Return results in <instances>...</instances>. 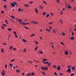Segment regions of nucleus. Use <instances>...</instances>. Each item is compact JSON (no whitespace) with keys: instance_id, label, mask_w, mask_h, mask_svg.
Here are the masks:
<instances>
[{"instance_id":"nucleus-46","label":"nucleus","mask_w":76,"mask_h":76,"mask_svg":"<svg viewBox=\"0 0 76 76\" xmlns=\"http://www.w3.org/2000/svg\"><path fill=\"white\" fill-rule=\"evenodd\" d=\"M56 1L58 3H60V1H59V0H56Z\"/></svg>"},{"instance_id":"nucleus-44","label":"nucleus","mask_w":76,"mask_h":76,"mask_svg":"<svg viewBox=\"0 0 76 76\" xmlns=\"http://www.w3.org/2000/svg\"><path fill=\"white\" fill-rule=\"evenodd\" d=\"M61 15H63V11H61Z\"/></svg>"},{"instance_id":"nucleus-2","label":"nucleus","mask_w":76,"mask_h":76,"mask_svg":"<svg viewBox=\"0 0 76 76\" xmlns=\"http://www.w3.org/2000/svg\"><path fill=\"white\" fill-rule=\"evenodd\" d=\"M11 6V7H14L15 6V4L14 3H11L10 4Z\"/></svg>"},{"instance_id":"nucleus-34","label":"nucleus","mask_w":76,"mask_h":76,"mask_svg":"<svg viewBox=\"0 0 76 76\" xmlns=\"http://www.w3.org/2000/svg\"><path fill=\"white\" fill-rule=\"evenodd\" d=\"M16 72L17 73H19V72H20V71H19V70H16Z\"/></svg>"},{"instance_id":"nucleus-18","label":"nucleus","mask_w":76,"mask_h":76,"mask_svg":"<svg viewBox=\"0 0 76 76\" xmlns=\"http://www.w3.org/2000/svg\"><path fill=\"white\" fill-rule=\"evenodd\" d=\"M46 30L47 31H48V32H51V30H50V29H48L46 28Z\"/></svg>"},{"instance_id":"nucleus-47","label":"nucleus","mask_w":76,"mask_h":76,"mask_svg":"<svg viewBox=\"0 0 76 76\" xmlns=\"http://www.w3.org/2000/svg\"><path fill=\"white\" fill-rule=\"evenodd\" d=\"M28 62H29V63H32L33 62L32 61H28Z\"/></svg>"},{"instance_id":"nucleus-1","label":"nucleus","mask_w":76,"mask_h":76,"mask_svg":"<svg viewBox=\"0 0 76 76\" xmlns=\"http://www.w3.org/2000/svg\"><path fill=\"white\" fill-rule=\"evenodd\" d=\"M41 68L42 70H47L48 69V67H42Z\"/></svg>"},{"instance_id":"nucleus-59","label":"nucleus","mask_w":76,"mask_h":76,"mask_svg":"<svg viewBox=\"0 0 76 76\" xmlns=\"http://www.w3.org/2000/svg\"><path fill=\"white\" fill-rule=\"evenodd\" d=\"M26 49H25L23 50V52H26Z\"/></svg>"},{"instance_id":"nucleus-31","label":"nucleus","mask_w":76,"mask_h":76,"mask_svg":"<svg viewBox=\"0 0 76 76\" xmlns=\"http://www.w3.org/2000/svg\"><path fill=\"white\" fill-rule=\"evenodd\" d=\"M35 42L36 44H37V45H38V42L37 41H35Z\"/></svg>"},{"instance_id":"nucleus-56","label":"nucleus","mask_w":76,"mask_h":76,"mask_svg":"<svg viewBox=\"0 0 76 76\" xmlns=\"http://www.w3.org/2000/svg\"><path fill=\"white\" fill-rule=\"evenodd\" d=\"M3 26H7V25H6L5 24H3Z\"/></svg>"},{"instance_id":"nucleus-3","label":"nucleus","mask_w":76,"mask_h":76,"mask_svg":"<svg viewBox=\"0 0 76 76\" xmlns=\"http://www.w3.org/2000/svg\"><path fill=\"white\" fill-rule=\"evenodd\" d=\"M67 72L70 73L71 72V69L70 68H69L67 70Z\"/></svg>"},{"instance_id":"nucleus-60","label":"nucleus","mask_w":76,"mask_h":76,"mask_svg":"<svg viewBox=\"0 0 76 76\" xmlns=\"http://www.w3.org/2000/svg\"><path fill=\"white\" fill-rule=\"evenodd\" d=\"M62 35H65V33H63V32H62Z\"/></svg>"},{"instance_id":"nucleus-16","label":"nucleus","mask_w":76,"mask_h":76,"mask_svg":"<svg viewBox=\"0 0 76 76\" xmlns=\"http://www.w3.org/2000/svg\"><path fill=\"white\" fill-rule=\"evenodd\" d=\"M71 69L72 70H74V69H76V67H75V66H73L72 67Z\"/></svg>"},{"instance_id":"nucleus-53","label":"nucleus","mask_w":76,"mask_h":76,"mask_svg":"<svg viewBox=\"0 0 76 76\" xmlns=\"http://www.w3.org/2000/svg\"><path fill=\"white\" fill-rule=\"evenodd\" d=\"M74 75H75V74L73 73H72L71 74V76H73Z\"/></svg>"},{"instance_id":"nucleus-37","label":"nucleus","mask_w":76,"mask_h":76,"mask_svg":"<svg viewBox=\"0 0 76 76\" xmlns=\"http://www.w3.org/2000/svg\"><path fill=\"white\" fill-rule=\"evenodd\" d=\"M39 7L41 9H43V7H42V6H39Z\"/></svg>"},{"instance_id":"nucleus-10","label":"nucleus","mask_w":76,"mask_h":76,"mask_svg":"<svg viewBox=\"0 0 76 76\" xmlns=\"http://www.w3.org/2000/svg\"><path fill=\"white\" fill-rule=\"evenodd\" d=\"M31 23H34V24H38V22L33 21L31 22Z\"/></svg>"},{"instance_id":"nucleus-39","label":"nucleus","mask_w":76,"mask_h":76,"mask_svg":"<svg viewBox=\"0 0 76 76\" xmlns=\"http://www.w3.org/2000/svg\"><path fill=\"white\" fill-rule=\"evenodd\" d=\"M35 35V34H33L31 35L30 37H33V36H34Z\"/></svg>"},{"instance_id":"nucleus-5","label":"nucleus","mask_w":76,"mask_h":76,"mask_svg":"<svg viewBox=\"0 0 76 76\" xmlns=\"http://www.w3.org/2000/svg\"><path fill=\"white\" fill-rule=\"evenodd\" d=\"M16 20L18 21V22H20V23L21 24V22H22V19H19L18 18H16Z\"/></svg>"},{"instance_id":"nucleus-15","label":"nucleus","mask_w":76,"mask_h":76,"mask_svg":"<svg viewBox=\"0 0 76 76\" xmlns=\"http://www.w3.org/2000/svg\"><path fill=\"white\" fill-rule=\"evenodd\" d=\"M69 38L70 39H71V40H73V39H74L73 36H72L71 37H69Z\"/></svg>"},{"instance_id":"nucleus-50","label":"nucleus","mask_w":76,"mask_h":76,"mask_svg":"<svg viewBox=\"0 0 76 76\" xmlns=\"http://www.w3.org/2000/svg\"><path fill=\"white\" fill-rule=\"evenodd\" d=\"M1 13L2 14H4V11H1Z\"/></svg>"},{"instance_id":"nucleus-49","label":"nucleus","mask_w":76,"mask_h":76,"mask_svg":"<svg viewBox=\"0 0 76 76\" xmlns=\"http://www.w3.org/2000/svg\"><path fill=\"white\" fill-rule=\"evenodd\" d=\"M30 24V23H25V25H28V24Z\"/></svg>"},{"instance_id":"nucleus-40","label":"nucleus","mask_w":76,"mask_h":76,"mask_svg":"<svg viewBox=\"0 0 76 76\" xmlns=\"http://www.w3.org/2000/svg\"><path fill=\"white\" fill-rule=\"evenodd\" d=\"M68 68H71L72 67V66L70 65H68L67 66Z\"/></svg>"},{"instance_id":"nucleus-51","label":"nucleus","mask_w":76,"mask_h":76,"mask_svg":"<svg viewBox=\"0 0 76 76\" xmlns=\"http://www.w3.org/2000/svg\"><path fill=\"white\" fill-rule=\"evenodd\" d=\"M54 74L56 76H57V73L55 72H54Z\"/></svg>"},{"instance_id":"nucleus-27","label":"nucleus","mask_w":76,"mask_h":76,"mask_svg":"<svg viewBox=\"0 0 76 76\" xmlns=\"http://www.w3.org/2000/svg\"><path fill=\"white\" fill-rule=\"evenodd\" d=\"M24 28H26V29H29V27H26V26H24Z\"/></svg>"},{"instance_id":"nucleus-61","label":"nucleus","mask_w":76,"mask_h":76,"mask_svg":"<svg viewBox=\"0 0 76 76\" xmlns=\"http://www.w3.org/2000/svg\"><path fill=\"white\" fill-rule=\"evenodd\" d=\"M15 35V37H16V38H18V36L17 35Z\"/></svg>"},{"instance_id":"nucleus-17","label":"nucleus","mask_w":76,"mask_h":76,"mask_svg":"<svg viewBox=\"0 0 76 76\" xmlns=\"http://www.w3.org/2000/svg\"><path fill=\"white\" fill-rule=\"evenodd\" d=\"M43 63H44V64H48V63H49V62H43Z\"/></svg>"},{"instance_id":"nucleus-14","label":"nucleus","mask_w":76,"mask_h":76,"mask_svg":"<svg viewBox=\"0 0 76 76\" xmlns=\"http://www.w3.org/2000/svg\"><path fill=\"white\" fill-rule=\"evenodd\" d=\"M26 76H32V74L31 73H28L26 75Z\"/></svg>"},{"instance_id":"nucleus-38","label":"nucleus","mask_w":76,"mask_h":76,"mask_svg":"<svg viewBox=\"0 0 76 76\" xmlns=\"http://www.w3.org/2000/svg\"><path fill=\"white\" fill-rule=\"evenodd\" d=\"M15 59H12L10 60V61L11 62H12V61H15Z\"/></svg>"},{"instance_id":"nucleus-4","label":"nucleus","mask_w":76,"mask_h":76,"mask_svg":"<svg viewBox=\"0 0 76 76\" xmlns=\"http://www.w3.org/2000/svg\"><path fill=\"white\" fill-rule=\"evenodd\" d=\"M35 11L37 14H38L39 12L38 10V9H37V8H35Z\"/></svg>"},{"instance_id":"nucleus-26","label":"nucleus","mask_w":76,"mask_h":76,"mask_svg":"<svg viewBox=\"0 0 76 76\" xmlns=\"http://www.w3.org/2000/svg\"><path fill=\"white\" fill-rule=\"evenodd\" d=\"M3 7L4 8V9H6V8L7 7V5L5 4L4 6Z\"/></svg>"},{"instance_id":"nucleus-57","label":"nucleus","mask_w":76,"mask_h":76,"mask_svg":"<svg viewBox=\"0 0 76 76\" xmlns=\"http://www.w3.org/2000/svg\"><path fill=\"white\" fill-rule=\"evenodd\" d=\"M7 64H6L5 65V68H6V69H7Z\"/></svg>"},{"instance_id":"nucleus-6","label":"nucleus","mask_w":76,"mask_h":76,"mask_svg":"<svg viewBox=\"0 0 76 76\" xmlns=\"http://www.w3.org/2000/svg\"><path fill=\"white\" fill-rule=\"evenodd\" d=\"M67 7L68 9H72V7H71V6L70 5V4H69L68 5V6Z\"/></svg>"},{"instance_id":"nucleus-25","label":"nucleus","mask_w":76,"mask_h":76,"mask_svg":"<svg viewBox=\"0 0 76 76\" xmlns=\"http://www.w3.org/2000/svg\"><path fill=\"white\" fill-rule=\"evenodd\" d=\"M1 75L2 76H5L6 75V74H4L2 72H1Z\"/></svg>"},{"instance_id":"nucleus-13","label":"nucleus","mask_w":76,"mask_h":76,"mask_svg":"<svg viewBox=\"0 0 76 76\" xmlns=\"http://www.w3.org/2000/svg\"><path fill=\"white\" fill-rule=\"evenodd\" d=\"M21 25H25V22H21Z\"/></svg>"},{"instance_id":"nucleus-11","label":"nucleus","mask_w":76,"mask_h":76,"mask_svg":"<svg viewBox=\"0 0 76 76\" xmlns=\"http://www.w3.org/2000/svg\"><path fill=\"white\" fill-rule=\"evenodd\" d=\"M39 52L40 54H43V52L42 50H39Z\"/></svg>"},{"instance_id":"nucleus-9","label":"nucleus","mask_w":76,"mask_h":76,"mask_svg":"<svg viewBox=\"0 0 76 76\" xmlns=\"http://www.w3.org/2000/svg\"><path fill=\"white\" fill-rule=\"evenodd\" d=\"M10 18H12V19H14V20H16V18H15L14 16H10Z\"/></svg>"},{"instance_id":"nucleus-64","label":"nucleus","mask_w":76,"mask_h":76,"mask_svg":"<svg viewBox=\"0 0 76 76\" xmlns=\"http://www.w3.org/2000/svg\"><path fill=\"white\" fill-rule=\"evenodd\" d=\"M49 16V14H48L46 16L47 18H48V16Z\"/></svg>"},{"instance_id":"nucleus-45","label":"nucleus","mask_w":76,"mask_h":76,"mask_svg":"<svg viewBox=\"0 0 76 76\" xmlns=\"http://www.w3.org/2000/svg\"><path fill=\"white\" fill-rule=\"evenodd\" d=\"M73 10H76V7H74V9H73Z\"/></svg>"},{"instance_id":"nucleus-19","label":"nucleus","mask_w":76,"mask_h":76,"mask_svg":"<svg viewBox=\"0 0 76 76\" xmlns=\"http://www.w3.org/2000/svg\"><path fill=\"white\" fill-rule=\"evenodd\" d=\"M59 74L61 75V76H63L64 74L63 73H62L61 72H60Z\"/></svg>"},{"instance_id":"nucleus-52","label":"nucleus","mask_w":76,"mask_h":76,"mask_svg":"<svg viewBox=\"0 0 76 76\" xmlns=\"http://www.w3.org/2000/svg\"><path fill=\"white\" fill-rule=\"evenodd\" d=\"M68 4V3H66V7H67L68 6H67Z\"/></svg>"},{"instance_id":"nucleus-36","label":"nucleus","mask_w":76,"mask_h":76,"mask_svg":"<svg viewBox=\"0 0 76 76\" xmlns=\"http://www.w3.org/2000/svg\"><path fill=\"white\" fill-rule=\"evenodd\" d=\"M23 41L24 42H26V40L24 39H23Z\"/></svg>"},{"instance_id":"nucleus-48","label":"nucleus","mask_w":76,"mask_h":76,"mask_svg":"<svg viewBox=\"0 0 76 76\" xmlns=\"http://www.w3.org/2000/svg\"><path fill=\"white\" fill-rule=\"evenodd\" d=\"M42 74L44 75H45V72H42Z\"/></svg>"},{"instance_id":"nucleus-58","label":"nucleus","mask_w":76,"mask_h":76,"mask_svg":"<svg viewBox=\"0 0 76 76\" xmlns=\"http://www.w3.org/2000/svg\"><path fill=\"white\" fill-rule=\"evenodd\" d=\"M13 3H15V5L16 6V5H17V3H16L15 2H13Z\"/></svg>"},{"instance_id":"nucleus-41","label":"nucleus","mask_w":76,"mask_h":76,"mask_svg":"<svg viewBox=\"0 0 76 76\" xmlns=\"http://www.w3.org/2000/svg\"><path fill=\"white\" fill-rule=\"evenodd\" d=\"M60 21L61 22V24H63V21H62V20L61 19L60 20Z\"/></svg>"},{"instance_id":"nucleus-28","label":"nucleus","mask_w":76,"mask_h":76,"mask_svg":"<svg viewBox=\"0 0 76 76\" xmlns=\"http://www.w3.org/2000/svg\"><path fill=\"white\" fill-rule=\"evenodd\" d=\"M53 67L54 68H55V69H57V66H56V65H54L53 66Z\"/></svg>"},{"instance_id":"nucleus-55","label":"nucleus","mask_w":76,"mask_h":76,"mask_svg":"<svg viewBox=\"0 0 76 76\" xmlns=\"http://www.w3.org/2000/svg\"><path fill=\"white\" fill-rule=\"evenodd\" d=\"M31 75H33V76H34V75H35V74H34V73L33 72H32Z\"/></svg>"},{"instance_id":"nucleus-62","label":"nucleus","mask_w":76,"mask_h":76,"mask_svg":"<svg viewBox=\"0 0 76 76\" xmlns=\"http://www.w3.org/2000/svg\"><path fill=\"white\" fill-rule=\"evenodd\" d=\"M3 73H6V72L4 71V70H3L2 71Z\"/></svg>"},{"instance_id":"nucleus-7","label":"nucleus","mask_w":76,"mask_h":76,"mask_svg":"<svg viewBox=\"0 0 76 76\" xmlns=\"http://www.w3.org/2000/svg\"><path fill=\"white\" fill-rule=\"evenodd\" d=\"M60 65H58V68H57L58 70H60Z\"/></svg>"},{"instance_id":"nucleus-63","label":"nucleus","mask_w":76,"mask_h":76,"mask_svg":"<svg viewBox=\"0 0 76 76\" xmlns=\"http://www.w3.org/2000/svg\"><path fill=\"white\" fill-rule=\"evenodd\" d=\"M43 61H46V60L45 59H43Z\"/></svg>"},{"instance_id":"nucleus-23","label":"nucleus","mask_w":76,"mask_h":76,"mask_svg":"<svg viewBox=\"0 0 76 76\" xmlns=\"http://www.w3.org/2000/svg\"><path fill=\"white\" fill-rule=\"evenodd\" d=\"M43 3H45V4H48V3H47V2L45 1H43Z\"/></svg>"},{"instance_id":"nucleus-21","label":"nucleus","mask_w":76,"mask_h":76,"mask_svg":"<svg viewBox=\"0 0 76 76\" xmlns=\"http://www.w3.org/2000/svg\"><path fill=\"white\" fill-rule=\"evenodd\" d=\"M1 52H2V53H4V50H3V48H1Z\"/></svg>"},{"instance_id":"nucleus-43","label":"nucleus","mask_w":76,"mask_h":76,"mask_svg":"<svg viewBox=\"0 0 76 76\" xmlns=\"http://www.w3.org/2000/svg\"><path fill=\"white\" fill-rule=\"evenodd\" d=\"M53 33H55V34L56 33V31H55V30L53 29Z\"/></svg>"},{"instance_id":"nucleus-33","label":"nucleus","mask_w":76,"mask_h":76,"mask_svg":"<svg viewBox=\"0 0 76 76\" xmlns=\"http://www.w3.org/2000/svg\"><path fill=\"white\" fill-rule=\"evenodd\" d=\"M61 44H62V45H65L64 44V43H63V42H61Z\"/></svg>"},{"instance_id":"nucleus-8","label":"nucleus","mask_w":76,"mask_h":76,"mask_svg":"<svg viewBox=\"0 0 76 76\" xmlns=\"http://www.w3.org/2000/svg\"><path fill=\"white\" fill-rule=\"evenodd\" d=\"M24 6H25L26 7H29V5L28 4H24Z\"/></svg>"},{"instance_id":"nucleus-20","label":"nucleus","mask_w":76,"mask_h":76,"mask_svg":"<svg viewBox=\"0 0 76 76\" xmlns=\"http://www.w3.org/2000/svg\"><path fill=\"white\" fill-rule=\"evenodd\" d=\"M38 47H35V48L34 49V51H37V50H38Z\"/></svg>"},{"instance_id":"nucleus-35","label":"nucleus","mask_w":76,"mask_h":76,"mask_svg":"<svg viewBox=\"0 0 76 76\" xmlns=\"http://www.w3.org/2000/svg\"><path fill=\"white\" fill-rule=\"evenodd\" d=\"M5 23H6V24H7V25H8V24H9V23H8V22H7V20H5Z\"/></svg>"},{"instance_id":"nucleus-54","label":"nucleus","mask_w":76,"mask_h":76,"mask_svg":"<svg viewBox=\"0 0 76 76\" xmlns=\"http://www.w3.org/2000/svg\"><path fill=\"white\" fill-rule=\"evenodd\" d=\"M18 12H20V11H21V9H20V8H19L18 9Z\"/></svg>"},{"instance_id":"nucleus-12","label":"nucleus","mask_w":76,"mask_h":76,"mask_svg":"<svg viewBox=\"0 0 76 76\" xmlns=\"http://www.w3.org/2000/svg\"><path fill=\"white\" fill-rule=\"evenodd\" d=\"M65 54L66 55H68V54H69V52H68L67 51H66L65 52Z\"/></svg>"},{"instance_id":"nucleus-32","label":"nucleus","mask_w":76,"mask_h":76,"mask_svg":"<svg viewBox=\"0 0 76 76\" xmlns=\"http://www.w3.org/2000/svg\"><path fill=\"white\" fill-rule=\"evenodd\" d=\"M8 31H12V29L10 28H8Z\"/></svg>"},{"instance_id":"nucleus-29","label":"nucleus","mask_w":76,"mask_h":76,"mask_svg":"<svg viewBox=\"0 0 76 76\" xmlns=\"http://www.w3.org/2000/svg\"><path fill=\"white\" fill-rule=\"evenodd\" d=\"M49 24L51 25V24H53V22H50L49 23Z\"/></svg>"},{"instance_id":"nucleus-42","label":"nucleus","mask_w":76,"mask_h":76,"mask_svg":"<svg viewBox=\"0 0 76 76\" xmlns=\"http://www.w3.org/2000/svg\"><path fill=\"white\" fill-rule=\"evenodd\" d=\"M9 65L11 67H13V64H9Z\"/></svg>"},{"instance_id":"nucleus-30","label":"nucleus","mask_w":76,"mask_h":76,"mask_svg":"<svg viewBox=\"0 0 76 76\" xmlns=\"http://www.w3.org/2000/svg\"><path fill=\"white\" fill-rule=\"evenodd\" d=\"M13 33L15 35H17V33H16V31H13Z\"/></svg>"},{"instance_id":"nucleus-24","label":"nucleus","mask_w":76,"mask_h":76,"mask_svg":"<svg viewBox=\"0 0 76 76\" xmlns=\"http://www.w3.org/2000/svg\"><path fill=\"white\" fill-rule=\"evenodd\" d=\"M9 48L10 50H12L13 49V46H12L11 47H10Z\"/></svg>"},{"instance_id":"nucleus-22","label":"nucleus","mask_w":76,"mask_h":76,"mask_svg":"<svg viewBox=\"0 0 76 76\" xmlns=\"http://www.w3.org/2000/svg\"><path fill=\"white\" fill-rule=\"evenodd\" d=\"M51 63H50L48 64V67H50V66H51Z\"/></svg>"}]
</instances>
